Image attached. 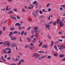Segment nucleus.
I'll list each match as a JSON object with an SVG mask.
<instances>
[{"label":"nucleus","mask_w":65,"mask_h":65,"mask_svg":"<svg viewBox=\"0 0 65 65\" xmlns=\"http://www.w3.org/2000/svg\"><path fill=\"white\" fill-rule=\"evenodd\" d=\"M24 35L25 36L27 35V33H26V32H25L24 33Z\"/></svg>","instance_id":"nucleus-61"},{"label":"nucleus","mask_w":65,"mask_h":65,"mask_svg":"<svg viewBox=\"0 0 65 65\" xmlns=\"http://www.w3.org/2000/svg\"><path fill=\"white\" fill-rule=\"evenodd\" d=\"M34 36H35L34 35H31V38H33V37H34Z\"/></svg>","instance_id":"nucleus-35"},{"label":"nucleus","mask_w":65,"mask_h":65,"mask_svg":"<svg viewBox=\"0 0 65 65\" xmlns=\"http://www.w3.org/2000/svg\"><path fill=\"white\" fill-rule=\"evenodd\" d=\"M38 34H35V36L36 38L38 37Z\"/></svg>","instance_id":"nucleus-27"},{"label":"nucleus","mask_w":65,"mask_h":65,"mask_svg":"<svg viewBox=\"0 0 65 65\" xmlns=\"http://www.w3.org/2000/svg\"><path fill=\"white\" fill-rule=\"evenodd\" d=\"M34 31H35V32H36V33H38V31L37 30H35Z\"/></svg>","instance_id":"nucleus-34"},{"label":"nucleus","mask_w":65,"mask_h":65,"mask_svg":"<svg viewBox=\"0 0 65 65\" xmlns=\"http://www.w3.org/2000/svg\"><path fill=\"white\" fill-rule=\"evenodd\" d=\"M47 19L48 20H50V16H49V17L47 18Z\"/></svg>","instance_id":"nucleus-57"},{"label":"nucleus","mask_w":65,"mask_h":65,"mask_svg":"<svg viewBox=\"0 0 65 65\" xmlns=\"http://www.w3.org/2000/svg\"><path fill=\"white\" fill-rule=\"evenodd\" d=\"M38 29V27L37 26L34 27V28L33 29V30H36Z\"/></svg>","instance_id":"nucleus-10"},{"label":"nucleus","mask_w":65,"mask_h":65,"mask_svg":"<svg viewBox=\"0 0 65 65\" xmlns=\"http://www.w3.org/2000/svg\"><path fill=\"white\" fill-rule=\"evenodd\" d=\"M3 43V42H0V44H2Z\"/></svg>","instance_id":"nucleus-62"},{"label":"nucleus","mask_w":65,"mask_h":65,"mask_svg":"<svg viewBox=\"0 0 65 65\" xmlns=\"http://www.w3.org/2000/svg\"><path fill=\"white\" fill-rule=\"evenodd\" d=\"M7 59L8 60H10V59H11V58H10V57H8V58H7Z\"/></svg>","instance_id":"nucleus-58"},{"label":"nucleus","mask_w":65,"mask_h":65,"mask_svg":"<svg viewBox=\"0 0 65 65\" xmlns=\"http://www.w3.org/2000/svg\"><path fill=\"white\" fill-rule=\"evenodd\" d=\"M42 42H41L40 43L39 45V46H40L42 45Z\"/></svg>","instance_id":"nucleus-24"},{"label":"nucleus","mask_w":65,"mask_h":65,"mask_svg":"<svg viewBox=\"0 0 65 65\" xmlns=\"http://www.w3.org/2000/svg\"><path fill=\"white\" fill-rule=\"evenodd\" d=\"M36 3H37V1H35L32 4L34 5V4H36Z\"/></svg>","instance_id":"nucleus-17"},{"label":"nucleus","mask_w":65,"mask_h":65,"mask_svg":"<svg viewBox=\"0 0 65 65\" xmlns=\"http://www.w3.org/2000/svg\"><path fill=\"white\" fill-rule=\"evenodd\" d=\"M65 56V55L64 54H61L59 55V57L60 58H63V57H64Z\"/></svg>","instance_id":"nucleus-7"},{"label":"nucleus","mask_w":65,"mask_h":65,"mask_svg":"<svg viewBox=\"0 0 65 65\" xmlns=\"http://www.w3.org/2000/svg\"><path fill=\"white\" fill-rule=\"evenodd\" d=\"M29 48H30L31 50H33V49L34 48V47L33 46L32 47V46H30L29 47Z\"/></svg>","instance_id":"nucleus-16"},{"label":"nucleus","mask_w":65,"mask_h":65,"mask_svg":"<svg viewBox=\"0 0 65 65\" xmlns=\"http://www.w3.org/2000/svg\"><path fill=\"white\" fill-rule=\"evenodd\" d=\"M46 28H47L48 29H50V27H51L50 25L46 24L45 25Z\"/></svg>","instance_id":"nucleus-4"},{"label":"nucleus","mask_w":65,"mask_h":65,"mask_svg":"<svg viewBox=\"0 0 65 65\" xmlns=\"http://www.w3.org/2000/svg\"><path fill=\"white\" fill-rule=\"evenodd\" d=\"M51 58V56H48L47 57V58Z\"/></svg>","instance_id":"nucleus-56"},{"label":"nucleus","mask_w":65,"mask_h":65,"mask_svg":"<svg viewBox=\"0 0 65 65\" xmlns=\"http://www.w3.org/2000/svg\"><path fill=\"white\" fill-rule=\"evenodd\" d=\"M42 11L43 12H46V11H45V10L44 9H43L42 10Z\"/></svg>","instance_id":"nucleus-36"},{"label":"nucleus","mask_w":65,"mask_h":65,"mask_svg":"<svg viewBox=\"0 0 65 65\" xmlns=\"http://www.w3.org/2000/svg\"><path fill=\"white\" fill-rule=\"evenodd\" d=\"M8 7H9L8 6H7V7L6 9V10H8V9L7 8H8Z\"/></svg>","instance_id":"nucleus-52"},{"label":"nucleus","mask_w":65,"mask_h":65,"mask_svg":"<svg viewBox=\"0 0 65 65\" xmlns=\"http://www.w3.org/2000/svg\"><path fill=\"white\" fill-rule=\"evenodd\" d=\"M38 53H43V51H40L38 52Z\"/></svg>","instance_id":"nucleus-43"},{"label":"nucleus","mask_w":65,"mask_h":65,"mask_svg":"<svg viewBox=\"0 0 65 65\" xmlns=\"http://www.w3.org/2000/svg\"><path fill=\"white\" fill-rule=\"evenodd\" d=\"M3 51H4V54H7V52H6V50H3Z\"/></svg>","instance_id":"nucleus-25"},{"label":"nucleus","mask_w":65,"mask_h":65,"mask_svg":"<svg viewBox=\"0 0 65 65\" xmlns=\"http://www.w3.org/2000/svg\"><path fill=\"white\" fill-rule=\"evenodd\" d=\"M53 44H54V42H53V41H52L51 44V46H52L53 45Z\"/></svg>","instance_id":"nucleus-18"},{"label":"nucleus","mask_w":65,"mask_h":65,"mask_svg":"<svg viewBox=\"0 0 65 65\" xmlns=\"http://www.w3.org/2000/svg\"><path fill=\"white\" fill-rule=\"evenodd\" d=\"M16 39H17V37H13L11 38V39L12 40H15Z\"/></svg>","instance_id":"nucleus-6"},{"label":"nucleus","mask_w":65,"mask_h":65,"mask_svg":"<svg viewBox=\"0 0 65 65\" xmlns=\"http://www.w3.org/2000/svg\"><path fill=\"white\" fill-rule=\"evenodd\" d=\"M13 9L14 11H18L17 9Z\"/></svg>","instance_id":"nucleus-49"},{"label":"nucleus","mask_w":65,"mask_h":65,"mask_svg":"<svg viewBox=\"0 0 65 65\" xmlns=\"http://www.w3.org/2000/svg\"><path fill=\"white\" fill-rule=\"evenodd\" d=\"M5 50H9L11 51V50L10 48H6L5 49Z\"/></svg>","instance_id":"nucleus-12"},{"label":"nucleus","mask_w":65,"mask_h":65,"mask_svg":"<svg viewBox=\"0 0 65 65\" xmlns=\"http://www.w3.org/2000/svg\"><path fill=\"white\" fill-rule=\"evenodd\" d=\"M27 39L28 42H31V40H30V38H29V37H28Z\"/></svg>","instance_id":"nucleus-14"},{"label":"nucleus","mask_w":65,"mask_h":65,"mask_svg":"<svg viewBox=\"0 0 65 65\" xmlns=\"http://www.w3.org/2000/svg\"><path fill=\"white\" fill-rule=\"evenodd\" d=\"M16 46V44L15 43H13L12 44V46L13 47H14Z\"/></svg>","instance_id":"nucleus-15"},{"label":"nucleus","mask_w":65,"mask_h":65,"mask_svg":"<svg viewBox=\"0 0 65 65\" xmlns=\"http://www.w3.org/2000/svg\"><path fill=\"white\" fill-rule=\"evenodd\" d=\"M39 54L38 53H35L34 54V56L35 57V58H37L38 57V56H39Z\"/></svg>","instance_id":"nucleus-3"},{"label":"nucleus","mask_w":65,"mask_h":65,"mask_svg":"<svg viewBox=\"0 0 65 65\" xmlns=\"http://www.w3.org/2000/svg\"><path fill=\"white\" fill-rule=\"evenodd\" d=\"M13 35V33H12V32H10L9 35Z\"/></svg>","instance_id":"nucleus-32"},{"label":"nucleus","mask_w":65,"mask_h":65,"mask_svg":"<svg viewBox=\"0 0 65 65\" xmlns=\"http://www.w3.org/2000/svg\"><path fill=\"white\" fill-rule=\"evenodd\" d=\"M59 43V42H58V41H56L55 42V44H57V43Z\"/></svg>","instance_id":"nucleus-39"},{"label":"nucleus","mask_w":65,"mask_h":65,"mask_svg":"<svg viewBox=\"0 0 65 65\" xmlns=\"http://www.w3.org/2000/svg\"><path fill=\"white\" fill-rule=\"evenodd\" d=\"M47 46L46 45H45V48H47Z\"/></svg>","instance_id":"nucleus-63"},{"label":"nucleus","mask_w":65,"mask_h":65,"mask_svg":"<svg viewBox=\"0 0 65 65\" xmlns=\"http://www.w3.org/2000/svg\"><path fill=\"white\" fill-rule=\"evenodd\" d=\"M13 34H17L18 33V32L17 31H15L13 32Z\"/></svg>","instance_id":"nucleus-23"},{"label":"nucleus","mask_w":65,"mask_h":65,"mask_svg":"<svg viewBox=\"0 0 65 65\" xmlns=\"http://www.w3.org/2000/svg\"><path fill=\"white\" fill-rule=\"evenodd\" d=\"M31 6H32V7H28V8L29 9H31V8H33V5H31Z\"/></svg>","instance_id":"nucleus-11"},{"label":"nucleus","mask_w":65,"mask_h":65,"mask_svg":"<svg viewBox=\"0 0 65 65\" xmlns=\"http://www.w3.org/2000/svg\"><path fill=\"white\" fill-rule=\"evenodd\" d=\"M59 50H60L61 51H62V48L60 47L59 48Z\"/></svg>","instance_id":"nucleus-28"},{"label":"nucleus","mask_w":65,"mask_h":65,"mask_svg":"<svg viewBox=\"0 0 65 65\" xmlns=\"http://www.w3.org/2000/svg\"><path fill=\"white\" fill-rule=\"evenodd\" d=\"M55 25H56V21H55L54 23L53 26H55Z\"/></svg>","instance_id":"nucleus-38"},{"label":"nucleus","mask_w":65,"mask_h":65,"mask_svg":"<svg viewBox=\"0 0 65 65\" xmlns=\"http://www.w3.org/2000/svg\"><path fill=\"white\" fill-rule=\"evenodd\" d=\"M60 18H59L58 20H57V24H58V23L59 22H60Z\"/></svg>","instance_id":"nucleus-22"},{"label":"nucleus","mask_w":65,"mask_h":65,"mask_svg":"<svg viewBox=\"0 0 65 65\" xmlns=\"http://www.w3.org/2000/svg\"><path fill=\"white\" fill-rule=\"evenodd\" d=\"M20 61H21L22 62H24V61L23 60H21Z\"/></svg>","instance_id":"nucleus-54"},{"label":"nucleus","mask_w":65,"mask_h":65,"mask_svg":"<svg viewBox=\"0 0 65 65\" xmlns=\"http://www.w3.org/2000/svg\"><path fill=\"white\" fill-rule=\"evenodd\" d=\"M3 44V45H7L8 46L10 45L9 43H8V41H6L4 42Z\"/></svg>","instance_id":"nucleus-1"},{"label":"nucleus","mask_w":65,"mask_h":65,"mask_svg":"<svg viewBox=\"0 0 65 65\" xmlns=\"http://www.w3.org/2000/svg\"><path fill=\"white\" fill-rule=\"evenodd\" d=\"M31 33L32 34V35H34V33H35V31H34V30H31Z\"/></svg>","instance_id":"nucleus-13"},{"label":"nucleus","mask_w":65,"mask_h":65,"mask_svg":"<svg viewBox=\"0 0 65 65\" xmlns=\"http://www.w3.org/2000/svg\"><path fill=\"white\" fill-rule=\"evenodd\" d=\"M39 17L40 18H41V19H43V15H40L39 16Z\"/></svg>","instance_id":"nucleus-26"},{"label":"nucleus","mask_w":65,"mask_h":65,"mask_svg":"<svg viewBox=\"0 0 65 65\" xmlns=\"http://www.w3.org/2000/svg\"><path fill=\"white\" fill-rule=\"evenodd\" d=\"M24 31H22L21 32V35H23V34H24Z\"/></svg>","instance_id":"nucleus-29"},{"label":"nucleus","mask_w":65,"mask_h":65,"mask_svg":"<svg viewBox=\"0 0 65 65\" xmlns=\"http://www.w3.org/2000/svg\"><path fill=\"white\" fill-rule=\"evenodd\" d=\"M8 54H10V53H11V51L10 50L8 51Z\"/></svg>","instance_id":"nucleus-47"},{"label":"nucleus","mask_w":65,"mask_h":65,"mask_svg":"<svg viewBox=\"0 0 65 65\" xmlns=\"http://www.w3.org/2000/svg\"><path fill=\"white\" fill-rule=\"evenodd\" d=\"M60 47L61 48H62L63 47H64V45H62L60 46Z\"/></svg>","instance_id":"nucleus-44"},{"label":"nucleus","mask_w":65,"mask_h":65,"mask_svg":"<svg viewBox=\"0 0 65 65\" xmlns=\"http://www.w3.org/2000/svg\"><path fill=\"white\" fill-rule=\"evenodd\" d=\"M20 41H22V37H21L19 39Z\"/></svg>","instance_id":"nucleus-45"},{"label":"nucleus","mask_w":65,"mask_h":65,"mask_svg":"<svg viewBox=\"0 0 65 65\" xmlns=\"http://www.w3.org/2000/svg\"><path fill=\"white\" fill-rule=\"evenodd\" d=\"M20 59V56H19L18 57L15 59V61H18Z\"/></svg>","instance_id":"nucleus-8"},{"label":"nucleus","mask_w":65,"mask_h":65,"mask_svg":"<svg viewBox=\"0 0 65 65\" xmlns=\"http://www.w3.org/2000/svg\"><path fill=\"white\" fill-rule=\"evenodd\" d=\"M54 56L55 57H57V56H58V54H57L54 53Z\"/></svg>","instance_id":"nucleus-21"},{"label":"nucleus","mask_w":65,"mask_h":65,"mask_svg":"<svg viewBox=\"0 0 65 65\" xmlns=\"http://www.w3.org/2000/svg\"><path fill=\"white\" fill-rule=\"evenodd\" d=\"M21 63V61H19V62L18 63V65H20V64Z\"/></svg>","instance_id":"nucleus-37"},{"label":"nucleus","mask_w":65,"mask_h":65,"mask_svg":"<svg viewBox=\"0 0 65 65\" xmlns=\"http://www.w3.org/2000/svg\"><path fill=\"white\" fill-rule=\"evenodd\" d=\"M46 56H42L41 57V59H44V58H46Z\"/></svg>","instance_id":"nucleus-19"},{"label":"nucleus","mask_w":65,"mask_h":65,"mask_svg":"<svg viewBox=\"0 0 65 65\" xmlns=\"http://www.w3.org/2000/svg\"><path fill=\"white\" fill-rule=\"evenodd\" d=\"M50 3H48L47 5V7H48V6H50Z\"/></svg>","instance_id":"nucleus-40"},{"label":"nucleus","mask_w":65,"mask_h":65,"mask_svg":"<svg viewBox=\"0 0 65 65\" xmlns=\"http://www.w3.org/2000/svg\"><path fill=\"white\" fill-rule=\"evenodd\" d=\"M36 12H33L32 13V14L33 15L34 17H36L38 15L37 14H36Z\"/></svg>","instance_id":"nucleus-2"},{"label":"nucleus","mask_w":65,"mask_h":65,"mask_svg":"<svg viewBox=\"0 0 65 65\" xmlns=\"http://www.w3.org/2000/svg\"><path fill=\"white\" fill-rule=\"evenodd\" d=\"M15 29V28H10V30L11 31H13V30H14Z\"/></svg>","instance_id":"nucleus-20"},{"label":"nucleus","mask_w":65,"mask_h":65,"mask_svg":"<svg viewBox=\"0 0 65 65\" xmlns=\"http://www.w3.org/2000/svg\"><path fill=\"white\" fill-rule=\"evenodd\" d=\"M10 17L11 18V19H13V16L12 15L10 16Z\"/></svg>","instance_id":"nucleus-53"},{"label":"nucleus","mask_w":65,"mask_h":65,"mask_svg":"<svg viewBox=\"0 0 65 65\" xmlns=\"http://www.w3.org/2000/svg\"><path fill=\"white\" fill-rule=\"evenodd\" d=\"M17 19H20V17H19V16H17Z\"/></svg>","instance_id":"nucleus-46"},{"label":"nucleus","mask_w":65,"mask_h":65,"mask_svg":"<svg viewBox=\"0 0 65 65\" xmlns=\"http://www.w3.org/2000/svg\"><path fill=\"white\" fill-rule=\"evenodd\" d=\"M60 28H61L63 26H64V24H62V21H61L60 23Z\"/></svg>","instance_id":"nucleus-5"},{"label":"nucleus","mask_w":65,"mask_h":65,"mask_svg":"<svg viewBox=\"0 0 65 65\" xmlns=\"http://www.w3.org/2000/svg\"><path fill=\"white\" fill-rule=\"evenodd\" d=\"M21 24H20V23H17L15 24V26H21Z\"/></svg>","instance_id":"nucleus-9"},{"label":"nucleus","mask_w":65,"mask_h":65,"mask_svg":"<svg viewBox=\"0 0 65 65\" xmlns=\"http://www.w3.org/2000/svg\"><path fill=\"white\" fill-rule=\"evenodd\" d=\"M33 40V42H34V41H36V38H35Z\"/></svg>","instance_id":"nucleus-41"},{"label":"nucleus","mask_w":65,"mask_h":65,"mask_svg":"<svg viewBox=\"0 0 65 65\" xmlns=\"http://www.w3.org/2000/svg\"><path fill=\"white\" fill-rule=\"evenodd\" d=\"M58 41H61V42H62V39L60 40L59 39H58Z\"/></svg>","instance_id":"nucleus-42"},{"label":"nucleus","mask_w":65,"mask_h":65,"mask_svg":"<svg viewBox=\"0 0 65 65\" xmlns=\"http://www.w3.org/2000/svg\"><path fill=\"white\" fill-rule=\"evenodd\" d=\"M13 13V12H12V11H10L9 12H8V13L9 14V13Z\"/></svg>","instance_id":"nucleus-31"},{"label":"nucleus","mask_w":65,"mask_h":65,"mask_svg":"<svg viewBox=\"0 0 65 65\" xmlns=\"http://www.w3.org/2000/svg\"><path fill=\"white\" fill-rule=\"evenodd\" d=\"M22 11H23V12H25V11H26V10L24 9H23L22 10Z\"/></svg>","instance_id":"nucleus-48"},{"label":"nucleus","mask_w":65,"mask_h":65,"mask_svg":"<svg viewBox=\"0 0 65 65\" xmlns=\"http://www.w3.org/2000/svg\"><path fill=\"white\" fill-rule=\"evenodd\" d=\"M54 48L56 50H57V46H54Z\"/></svg>","instance_id":"nucleus-30"},{"label":"nucleus","mask_w":65,"mask_h":65,"mask_svg":"<svg viewBox=\"0 0 65 65\" xmlns=\"http://www.w3.org/2000/svg\"><path fill=\"white\" fill-rule=\"evenodd\" d=\"M60 10H62L63 9V8L62 7H60L59 8Z\"/></svg>","instance_id":"nucleus-64"},{"label":"nucleus","mask_w":65,"mask_h":65,"mask_svg":"<svg viewBox=\"0 0 65 65\" xmlns=\"http://www.w3.org/2000/svg\"><path fill=\"white\" fill-rule=\"evenodd\" d=\"M2 31H1V30H0V35H1V34H2Z\"/></svg>","instance_id":"nucleus-50"},{"label":"nucleus","mask_w":65,"mask_h":65,"mask_svg":"<svg viewBox=\"0 0 65 65\" xmlns=\"http://www.w3.org/2000/svg\"><path fill=\"white\" fill-rule=\"evenodd\" d=\"M13 19H14V20H17V18H16V17H13Z\"/></svg>","instance_id":"nucleus-55"},{"label":"nucleus","mask_w":65,"mask_h":65,"mask_svg":"<svg viewBox=\"0 0 65 65\" xmlns=\"http://www.w3.org/2000/svg\"><path fill=\"white\" fill-rule=\"evenodd\" d=\"M53 23H54V22H53V21H51L50 22V23H49V25H50V24H51Z\"/></svg>","instance_id":"nucleus-33"},{"label":"nucleus","mask_w":65,"mask_h":65,"mask_svg":"<svg viewBox=\"0 0 65 65\" xmlns=\"http://www.w3.org/2000/svg\"><path fill=\"white\" fill-rule=\"evenodd\" d=\"M61 6H62V7H63L65 8V5H61Z\"/></svg>","instance_id":"nucleus-59"},{"label":"nucleus","mask_w":65,"mask_h":65,"mask_svg":"<svg viewBox=\"0 0 65 65\" xmlns=\"http://www.w3.org/2000/svg\"><path fill=\"white\" fill-rule=\"evenodd\" d=\"M62 61H65V57L63 58V59L62 60Z\"/></svg>","instance_id":"nucleus-51"},{"label":"nucleus","mask_w":65,"mask_h":65,"mask_svg":"<svg viewBox=\"0 0 65 65\" xmlns=\"http://www.w3.org/2000/svg\"><path fill=\"white\" fill-rule=\"evenodd\" d=\"M30 44L31 45V46H33L34 45L33 43H30Z\"/></svg>","instance_id":"nucleus-60"}]
</instances>
